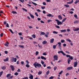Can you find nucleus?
<instances>
[{
    "label": "nucleus",
    "instance_id": "nucleus-27",
    "mask_svg": "<svg viewBox=\"0 0 79 79\" xmlns=\"http://www.w3.org/2000/svg\"><path fill=\"white\" fill-rule=\"evenodd\" d=\"M78 2H79V0H77L75 2V4H77Z\"/></svg>",
    "mask_w": 79,
    "mask_h": 79
},
{
    "label": "nucleus",
    "instance_id": "nucleus-48",
    "mask_svg": "<svg viewBox=\"0 0 79 79\" xmlns=\"http://www.w3.org/2000/svg\"><path fill=\"white\" fill-rule=\"evenodd\" d=\"M55 27H56V28H58V29H60V26H58V25L56 26Z\"/></svg>",
    "mask_w": 79,
    "mask_h": 79
},
{
    "label": "nucleus",
    "instance_id": "nucleus-40",
    "mask_svg": "<svg viewBox=\"0 0 79 79\" xmlns=\"http://www.w3.org/2000/svg\"><path fill=\"white\" fill-rule=\"evenodd\" d=\"M14 75L15 76H18V72H15V73Z\"/></svg>",
    "mask_w": 79,
    "mask_h": 79
},
{
    "label": "nucleus",
    "instance_id": "nucleus-1",
    "mask_svg": "<svg viewBox=\"0 0 79 79\" xmlns=\"http://www.w3.org/2000/svg\"><path fill=\"white\" fill-rule=\"evenodd\" d=\"M33 65L35 68H37V66L38 68H40L42 66V65L40 64L37 63V62H35L34 64Z\"/></svg>",
    "mask_w": 79,
    "mask_h": 79
},
{
    "label": "nucleus",
    "instance_id": "nucleus-49",
    "mask_svg": "<svg viewBox=\"0 0 79 79\" xmlns=\"http://www.w3.org/2000/svg\"><path fill=\"white\" fill-rule=\"evenodd\" d=\"M35 15H36V16H39V15H38V13L37 12H35Z\"/></svg>",
    "mask_w": 79,
    "mask_h": 79
},
{
    "label": "nucleus",
    "instance_id": "nucleus-53",
    "mask_svg": "<svg viewBox=\"0 0 79 79\" xmlns=\"http://www.w3.org/2000/svg\"><path fill=\"white\" fill-rule=\"evenodd\" d=\"M35 54H36V55H38V54H39V52L38 51H36L35 52Z\"/></svg>",
    "mask_w": 79,
    "mask_h": 79
},
{
    "label": "nucleus",
    "instance_id": "nucleus-43",
    "mask_svg": "<svg viewBox=\"0 0 79 79\" xmlns=\"http://www.w3.org/2000/svg\"><path fill=\"white\" fill-rule=\"evenodd\" d=\"M49 73H50V71L49 70L48 71L46 72L47 75H48V74H49Z\"/></svg>",
    "mask_w": 79,
    "mask_h": 79
},
{
    "label": "nucleus",
    "instance_id": "nucleus-13",
    "mask_svg": "<svg viewBox=\"0 0 79 79\" xmlns=\"http://www.w3.org/2000/svg\"><path fill=\"white\" fill-rule=\"evenodd\" d=\"M8 60H9V58L7 57L5 59H4V61L5 62H6V61H8Z\"/></svg>",
    "mask_w": 79,
    "mask_h": 79
},
{
    "label": "nucleus",
    "instance_id": "nucleus-36",
    "mask_svg": "<svg viewBox=\"0 0 79 79\" xmlns=\"http://www.w3.org/2000/svg\"><path fill=\"white\" fill-rule=\"evenodd\" d=\"M66 41H68V42H71V40L69 39H66Z\"/></svg>",
    "mask_w": 79,
    "mask_h": 79
},
{
    "label": "nucleus",
    "instance_id": "nucleus-44",
    "mask_svg": "<svg viewBox=\"0 0 79 79\" xmlns=\"http://www.w3.org/2000/svg\"><path fill=\"white\" fill-rule=\"evenodd\" d=\"M6 26L7 27H10V26H9V24H8V23H6Z\"/></svg>",
    "mask_w": 79,
    "mask_h": 79
},
{
    "label": "nucleus",
    "instance_id": "nucleus-57",
    "mask_svg": "<svg viewBox=\"0 0 79 79\" xmlns=\"http://www.w3.org/2000/svg\"><path fill=\"white\" fill-rule=\"evenodd\" d=\"M41 63L42 64H44V62L42 60H41Z\"/></svg>",
    "mask_w": 79,
    "mask_h": 79
},
{
    "label": "nucleus",
    "instance_id": "nucleus-59",
    "mask_svg": "<svg viewBox=\"0 0 79 79\" xmlns=\"http://www.w3.org/2000/svg\"><path fill=\"white\" fill-rule=\"evenodd\" d=\"M41 34L42 35H45V33L44 32H41Z\"/></svg>",
    "mask_w": 79,
    "mask_h": 79
},
{
    "label": "nucleus",
    "instance_id": "nucleus-2",
    "mask_svg": "<svg viewBox=\"0 0 79 79\" xmlns=\"http://www.w3.org/2000/svg\"><path fill=\"white\" fill-rule=\"evenodd\" d=\"M55 21L57 22V25H58V26H59V25H61L63 23L62 22L60 21V20H59L57 19L55 20Z\"/></svg>",
    "mask_w": 79,
    "mask_h": 79
},
{
    "label": "nucleus",
    "instance_id": "nucleus-61",
    "mask_svg": "<svg viewBox=\"0 0 79 79\" xmlns=\"http://www.w3.org/2000/svg\"><path fill=\"white\" fill-rule=\"evenodd\" d=\"M18 72H19L20 73L21 72V70L20 69H19L17 70Z\"/></svg>",
    "mask_w": 79,
    "mask_h": 79
},
{
    "label": "nucleus",
    "instance_id": "nucleus-8",
    "mask_svg": "<svg viewBox=\"0 0 79 79\" xmlns=\"http://www.w3.org/2000/svg\"><path fill=\"white\" fill-rule=\"evenodd\" d=\"M73 69V67H69L67 68V70H71Z\"/></svg>",
    "mask_w": 79,
    "mask_h": 79
},
{
    "label": "nucleus",
    "instance_id": "nucleus-56",
    "mask_svg": "<svg viewBox=\"0 0 79 79\" xmlns=\"http://www.w3.org/2000/svg\"><path fill=\"white\" fill-rule=\"evenodd\" d=\"M53 79V76H51L49 78V79Z\"/></svg>",
    "mask_w": 79,
    "mask_h": 79
},
{
    "label": "nucleus",
    "instance_id": "nucleus-42",
    "mask_svg": "<svg viewBox=\"0 0 79 79\" xmlns=\"http://www.w3.org/2000/svg\"><path fill=\"white\" fill-rule=\"evenodd\" d=\"M21 64L22 65H24V61H22L21 62Z\"/></svg>",
    "mask_w": 79,
    "mask_h": 79
},
{
    "label": "nucleus",
    "instance_id": "nucleus-22",
    "mask_svg": "<svg viewBox=\"0 0 79 79\" xmlns=\"http://www.w3.org/2000/svg\"><path fill=\"white\" fill-rule=\"evenodd\" d=\"M2 69L3 70H5V69H6V67L5 66H3L2 67Z\"/></svg>",
    "mask_w": 79,
    "mask_h": 79
},
{
    "label": "nucleus",
    "instance_id": "nucleus-32",
    "mask_svg": "<svg viewBox=\"0 0 79 79\" xmlns=\"http://www.w3.org/2000/svg\"><path fill=\"white\" fill-rule=\"evenodd\" d=\"M11 13H13V14H17V12H16L15 11H12L11 12Z\"/></svg>",
    "mask_w": 79,
    "mask_h": 79
},
{
    "label": "nucleus",
    "instance_id": "nucleus-26",
    "mask_svg": "<svg viewBox=\"0 0 79 79\" xmlns=\"http://www.w3.org/2000/svg\"><path fill=\"white\" fill-rule=\"evenodd\" d=\"M42 71L39 72L38 74V75H40V74H42Z\"/></svg>",
    "mask_w": 79,
    "mask_h": 79
},
{
    "label": "nucleus",
    "instance_id": "nucleus-12",
    "mask_svg": "<svg viewBox=\"0 0 79 79\" xmlns=\"http://www.w3.org/2000/svg\"><path fill=\"white\" fill-rule=\"evenodd\" d=\"M74 1L73 0H72V1L70 2H67V4H71L73 3V2Z\"/></svg>",
    "mask_w": 79,
    "mask_h": 79
},
{
    "label": "nucleus",
    "instance_id": "nucleus-15",
    "mask_svg": "<svg viewBox=\"0 0 79 79\" xmlns=\"http://www.w3.org/2000/svg\"><path fill=\"white\" fill-rule=\"evenodd\" d=\"M54 39H53V38L51 39V40L50 41V43H53V42H54Z\"/></svg>",
    "mask_w": 79,
    "mask_h": 79
},
{
    "label": "nucleus",
    "instance_id": "nucleus-6",
    "mask_svg": "<svg viewBox=\"0 0 79 79\" xmlns=\"http://www.w3.org/2000/svg\"><path fill=\"white\" fill-rule=\"evenodd\" d=\"M77 63H78L77 62V61L74 62V67H76V66H77Z\"/></svg>",
    "mask_w": 79,
    "mask_h": 79
},
{
    "label": "nucleus",
    "instance_id": "nucleus-63",
    "mask_svg": "<svg viewBox=\"0 0 79 79\" xmlns=\"http://www.w3.org/2000/svg\"><path fill=\"white\" fill-rule=\"evenodd\" d=\"M43 5H46V3H45V2H43Z\"/></svg>",
    "mask_w": 79,
    "mask_h": 79
},
{
    "label": "nucleus",
    "instance_id": "nucleus-55",
    "mask_svg": "<svg viewBox=\"0 0 79 79\" xmlns=\"http://www.w3.org/2000/svg\"><path fill=\"white\" fill-rule=\"evenodd\" d=\"M62 73H63V70L61 71L59 73V74H62Z\"/></svg>",
    "mask_w": 79,
    "mask_h": 79
},
{
    "label": "nucleus",
    "instance_id": "nucleus-18",
    "mask_svg": "<svg viewBox=\"0 0 79 79\" xmlns=\"http://www.w3.org/2000/svg\"><path fill=\"white\" fill-rule=\"evenodd\" d=\"M79 23V20H75V21L74 22V24H76V23H77V24H78V23Z\"/></svg>",
    "mask_w": 79,
    "mask_h": 79
},
{
    "label": "nucleus",
    "instance_id": "nucleus-28",
    "mask_svg": "<svg viewBox=\"0 0 79 79\" xmlns=\"http://www.w3.org/2000/svg\"><path fill=\"white\" fill-rule=\"evenodd\" d=\"M53 33L55 34H57L58 33V32H57L55 31H53Z\"/></svg>",
    "mask_w": 79,
    "mask_h": 79
},
{
    "label": "nucleus",
    "instance_id": "nucleus-52",
    "mask_svg": "<svg viewBox=\"0 0 79 79\" xmlns=\"http://www.w3.org/2000/svg\"><path fill=\"white\" fill-rule=\"evenodd\" d=\"M74 17L75 18H77V15L76 14H75L74 15Z\"/></svg>",
    "mask_w": 79,
    "mask_h": 79
},
{
    "label": "nucleus",
    "instance_id": "nucleus-51",
    "mask_svg": "<svg viewBox=\"0 0 79 79\" xmlns=\"http://www.w3.org/2000/svg\"><path fill=\"white\" fill-rule=\"evenodd\" d=\"M13 76L12 75L11 76H10V77L9 78V79H12V78H13Z\"/></svg>",
    "mask_w": 79,
    "mask_h": 79
},
{
    "label": "nucleus",
    "instance_id": "nucleus-9",
    "mask_svg": "<svg viewBox=\"0 0 79 79\" xmlns=\"http://www.w3.org/2000/svg\"><path fill=\"white\" fill-rule=\"evenodd\" d=\"M11 59L10 60V61H11V62H14V58L13 57H10Z\"/></svg>",
    "mask_w": 79,
    "mask_h": 79
},
{
    "label": "nucleus",
    "instance_id": "nucleus-17",
    "mask_svg": "<svg viewBox=\"0 0 79 79\" xmlns=\"http://www.w3.org/2000/svg\"><path fill=\"white\" fill-rule=\"evenodd\" d=\"M29 79H33V75L31 74L30 76L29 77Z\"/></svg>",
    "mask_w": 79,
    "mask_h": 79
},
{
    "label": "nucleus",
    "instance_id": "nucleus-54",
    "mask_svg": "<svg viewBox=\"0 0 79 79\" xmlns=\"http://www.w3.org/2000/svg\"><path fill=\"white\" fill-rule=\"evenodd\" d=\"M47 54L45 52H44L43 54V55L46 56L47 55Z\"/></svg>",
    "mask_w": 79,
    "mask_h": 79
},
{
    "label": "nucleus",
    "instance_id": "nucleus-7",
    "mask_svg": "<svg viewBox=\"0 0 79 79\" xmlns=\"http://www.w3.org/2000/svg\"><path fill=\"white\" fill-rule=\"evenodd\" d=\"M47 16H48V17H52V18H53L54 16L51 14H49L47 15Z\"/></svg>",
    "mask_w": 79,
    "mask_h": 79
},
{
    "label": "nucleus",
    "instance_id": "nucleus-4",
    "mask_svg": "<svg viewBox=\"0 0 79 79\" xmlns=\"http://www.w3.org/2000/svg\"><path fill=\"white\" fill-rule=\"evenodd\" d=\"M10 67L12 71H14V70H15V67H14V66H13L12 65H11L10 66Z\"/></svg>",
    "mask_w": 79,
    "mask_h": 79
},
{
    "label": "nucleus",
    "instance_id": "nucleus-62",
    "mask_svg": "<svg viewBox=\"0 0 79 79\" xmlns=\"http://www.w3.org/2000/svg\"><path fill=\"white\" fill-rule=\"evenodd\" d=\"M3 71H1V72H0V75H2V74H3Z\"/></svg>",
    "mask_w": 79,
    "mask_h": 79
},
{
    "label": "nucleus",
    "instance_id": "nucleus-41",
    "mask_svg": "<svg viewBox=\"0 0 79 79\" xmlns=\"http://www.w3.org/2000/svg\"><path fill=\"white\" fill-rule=\"evenodd\" d=\"M56 47V45H53V48L54 49H55Z\"/></svg>",
    "mask_w": 79,
    "mask_h": 79
},
{
    "label": "nucleus",
    "instance_id": "nucleus-5",
    "mask_svg": "<svg viewBox=\"0 0 79 79\" xmlns=\"http://www.w3.org/2000/svg\"><path fill=\"white\" fill-rule=\"evenodd\" d=\"M58 56L56 55H54V59L55 60H56V61H57L58 60Z\"/></svg>",
    "mask_w": 79,
    "mask_h": 79
},
{
    "label": "nucleus",
    "instance_id": "nucleus-14",
    "mask_svg": "<svg viewBox=\"0 0 79 79\" xmlns=\"http://www.w3.org/2000/svg\"><path fill=\"white\" fill-rule=\"evenodd\" d=\"M41 59H42V60H43V59H44V60H47V59L45 57L43 56H41Z\"/></svg>",
    "mask_w": 79,
    "mask_h": 79
},
{
    "label": "nucleus",
    "instance_id": "nucleus-23",
    "mask_svg": "<svg viewBox=\"0 0 79 79\" xmlns=\"http://www.w3.org/2000/svg\"><path fill=\"white\" fill-rule=\"evenodd\" d=\"M73 31H79V28H77L75 29H73Z\"/></svg>",
    "mask_w": 79,
    "mask_h": 79
},
{
    "label": "nucleus",
    "instance_id": "nucleus-20",
    "mask_svg": "<svg viewBox=\"0 0 79 79\" xmlns=\"http://www.w3.org/2000/svg\"><path fill=\"white\" fill-rule=\"evenodd\" d=\"M47 41H45L44 40V41H43L42 42V44H47Z\"/></svg>",
    "mask_w": 79,
    "mask_h": 79
},
{
    "label": "nucleus",
    "instance_id": "nucleus-21",
    "mask_svg": "<svg viewBox=\"0 0 79 79\" xmlns=\"http://www.w3.org/2000/svg\"><path fill=\"white\" fill-rule=\"evenodd\" d=\"M66 19H67L66 18H64L62 21V23H64V21H66Z\"/></svg>",
    "mask_w": 79,
    "mask_h": 79
},
{
    "label": "nucleus",
    "instance_id": "nucleus-58",
    "mask_svg": "<svg viewBox=\"0 0 79 79\" xmlns=\"http://www.w3.org/2000/svg\"><path fill=\"white\" fill-rule=\"evenodd\" d=\"M23 10H24V11H27V10L24 9V8H23Z\"/></svg>",
    "mask_w": 79,
    "mask_h": 79
},
{
    "label": "nucleus",
    "instance_id": "nucleus-19",
    "mask_svg": "<svg viewBox=\"0 0 79 79\" xmlns=\"http://www.w3.org/2000/svg\"><path fill=\"white\" fill-rule=\"evenodd\" d=\"M30 15L31 18H33V19L34 18V16L33 15H32V14H30Z\"/></svg>",
    "mask_w": 79,
    "mask_h": 79
},
{
    "label": "nucleus",
    "instance_id": "nucleus-10",
    "mask_svg": "<svg viewBox=\"0 0 79 79\" xmlns=\"http://www.w3.org/2000/svg\"><path fill=\"white\" fill-rule=\"evenodd\" d=\"M58 19L60 20H61V19H62V17H61V16L60 15H59L58 16Z\"/></svg>",
    "mask_w": 79,
    "mask_h": 79
},
{
    "label": "nucleus",
    "instance_id": "nucleus-35",
    "mask_svg": "<svg viewBox=\"0 0 79 79\" xmlns=\"http://www.w3.org/2000/svg\"><path fill=\"white\" fill-rule=\"evenodd\" d=\"M26 63H27V64H29V61H28V60H26L25 61Z\"/></svg>",
    "mask_w": 79,
    "mask_h": 79
},
{
    "label": "nucleus",
    "instance_id": "nucleus-47",
    "mask_svg": "<svg viewBox=\"0 0 79 79\" xmlns=\"http://www.w3.org/2000/svg\"><path fill=\"white\" fill-rule=\"evenodd\" d=\"M14 62H16V61H17V59L16 58H14Z\"/></svg>",
    "mask_w": 79,
    "mask_h": 79
},
{
    "label": "nucleus",
    "instance_id": "nucleus-38",
    "mask_svg": "<svg viewBox=\"0 0 79 79\" xmlns=\"http://www.w3.org/2000/svg\"><path fill=\"white\" fill-rule=\"evenodd\" d=\"M65 42V40H61V43H64Z\"/></svg>",
    "mask_w": 79,
    "mask_h": 79
},
{
    "label": "nucleus",
    "instance_id": "nucleus-25",
    "mask_svg": "<svg viewBox=\"0 0 79 79\" xmlns=\"http://www.w3.org/2000/svg\"><path fill=\"white\" fill-rule=\"evenodd\" d=\"M70 62H71V60L70 59H69L68 60V64H70Z\"/></svg>",
    "mask_w": 79,
    "mask_h": 79
},
{
    "label": "nucleus",
    "instance_id": "nucleus-29",
    "mask_svg": "<svg viewBox=\"0 0 79 79\" xmlns=\"http://www.w3.org/2000/svg\"><path fill=\"white\" fill-rule=\"evenodd\" d=\"M9 30L10 31V32H11V33H12V34H14V32H13L12 31V30H11V29H9Z\"/></svg>",
    "mask_w": 79,
    "mask_h": 79
},
{
    "label": "nucleus",
    "instance_id": "nucleus-24",
    "mask_svg": "<svg viewBox=\"0 0 79 79\" xmlns=\"http://www.w3.org/2000/svg\"><path fill=\"white\" fill-rule=\"evenodd\" d=\"M64 6L66 8H68V7H69V5H68V4H65Z\"/></svg>",
    "mask_w": 79,
    "mask_h": 79
},
{
    "label": "nucleus",
    "instance_id": "nucleus-11",
    "mask_svg": "<svg viewBox=\"0 0 79 79\" xmlns=\"http://www.w3.org/2000/svg\"><path fill=\"white\" fill-rule=\"evenodd\" d=\"M11 73L8 74L6 75V77H7V78H8V77L11 76Z\"/></svg>",
    "mask_w": 79,
    "mask_h": 79
},
{
    "label": "nucleus",
    "instance_id": "nucleus-31",
    "mask_svg": "<svg viewBox=\"0 0 79 79\" xmlns=\"http://www.w3.org/2000/svg\"><path fill=\"white\" fill-rule=\"evenodd\" d=\"M58 47H59V49H60V50H62L61 49V45H58Z\"/></svg>",
    "mask_w": 79,
    "mask_h": 79
},
{
    "label": "nucleus",
    "instance_id": "nucleus-37",
    "mask_svg": "<svg viewBox=\"0 0 79 79\" xmlns=\"http://www.w3.org/2000/svg\"><path fill=\"white\" fill-rule=\"evenodd\" d=\"M1 13H3V12L2 10L0 11V16H2Z\"/></svg>",
    "mask_w": 79,
    "mask_h": 79
},
{
    "label": "nucleus",
    "instance_id": "nucleus-46",
    "mask_svg": "<svg viewBox=\"0 0 79 79\" xmlns=\"http://www.w3.org/2000/svg\"><path fill=\"white\" fill-rule=\"evenodd\" d=\"M66 55V57H67V58H68L69 57V58L70 57V56H71L69 55Z\"/></svg>",
    "mask_w": 79,
    "mask_h": 79
},
{
    "label": "nucleus",
    "instance_id": "nucleus-39",
    "mask_svg": "<svg viewBox=\"0 0 79 79\" xmlns=\"http://www.w3.org/2000/svg\"><path fill=\"white\" fill-rule=\"evenodd\" d=\"M69 59L71 60H73V56H70L69 58Z\"/></svg>",
    "mask_w": 79,
    "mask_h": 79
},
{
    "label": "nucleus",
    "instance_id": "nucleus-60",
    "mask_svg": "<svg viewBox=\"0 0 79 79\" xmlns=\"http://www.w3.org/2000/svg\"><path fill=\"white\" fill-rule=\"evenodd\" d=\"M19 35H22V33L21 32L19 33Z\"/></svg>",
    "mask_w": 79,
    "mask_h": 79
},
{
    "label": "nucleus",
    "instance_id": "nucleus-30",
    "mask_svg": "<svg viewBox=\"0 0 79 79\" xmlns=\"http://www.w3.org/2000/svg\"><path fill=\"white\" fill-rule=\"evenodd\" d=\"M31 3L33 4V5H34L35 6L37 5V4H36L35 2H31Z\"/></svg>",
    "mask_w": 79,
    "mask_h": 79
},
{
    "label": "nucleus",
    "instance_id": "nucleus-3",
    "mask_svg": "<svg viewBox=\"0 0 79 79\" xmlns=\"http://www.w3.org/2000/svg\"><path fill=\"white\" fill-rule=\"evenodd\" d=\"M58 53L60 54V53H62L63 55V56H66V54L64 53V52L63 51H59L58 52Z\"/></svg>",
    "mask_w": 79,
    "mask_h": 79
},
{
    "label": "nucleus",
    "instance_id": "nucleus-45",
    "mask_svg": "<svg viewBox=\"0 0 79 79\" xmlns=\"http://www.w3.org/2000/svg\"><path fill=\"white\" fill-rule=\"evenodd\" d=\"M19 46L20 47V48H24V46L23 45H19Z\"/></svg>",
    "mask_w": 79,
    "mask_h": 79
},
{
    "label": "nucleus",
    "instance_id": "nucleus-33",
    "mask_svg": "<svg viewBox=\"0 0 79 79\" xmlns=\"http://www.w3.org/2000/svg\"><path fill=\"white\" fill-rule=\"evenodd\" d=\"M32 37L33 38H34V39H35V35L33 34L32 35Z\"/></svg>",
    "mask_w": 79,
    "mask_h": 79
},
{
    "label": "nucleus",
    "instance_id": "nucleus-34",
    "mask_svg": "<svg viewBox=\"0 0 79 79\" xmlns=\"http://www.w3.org/2000/svg\"><path fill=\"white\" fill-rule=\"evenodd\" d=\"M26 66L27 68H29L30 67V65L29 64H27L26 65Z\"/></svg>",
    "mask_w": 79,
    "mask_h": 79
},
{
    "label": "nucleus",
    "instance_id": "nucleus-64",
    "mask_svg": "<svg viewBox=\"0 0 79 79\" xmlns=\"http://www.w3.org/2000/svg\"><path fill=\"white\" fill-rule=\"evenodd\" d=\"M63 46H64V47H66V44H63Z\"/></svg>",
    "mask_w": 79,
    "mask_h": 79
},
{
    "label": "nucleus",
    "instance_id": "nucleus-16",
    "mask_svg": "<svg viewBox=\"0 0 79 79\" xmlns=\"http://www.w3.org/2000/svg\"><path fill=\"white\" fill-rule=\"evenodd\" d=\"M66 31V30L65 29L61 30L60 31V32H65Z\"/></svg>",
    "mask_w": 79,
    "mask_h": 79
},
{
    "label": "nucleus",
    "instance_id": "nucleus-50",
    "mask_svg": "<svg viewBox=\"0 0 79 79\" xmlns=\"http://www.w3.org/2000/svg\"><path fill=\"white\" fill-rule=\"evenodd\" d=\"M57 69V67L55 66L54 67V71H55V70H56Z\"/></svg>",
    "mask_w": 79,
    "mask_h": 79
}]
</instances>
